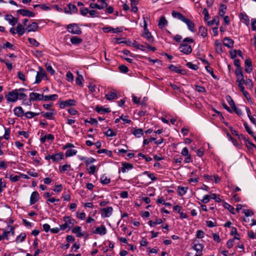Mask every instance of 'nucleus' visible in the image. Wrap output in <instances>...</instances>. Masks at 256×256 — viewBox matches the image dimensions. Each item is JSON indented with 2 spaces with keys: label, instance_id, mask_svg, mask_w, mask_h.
<instances>
[{
  "label": "nucleus",
  "instance_id": "nucleus-53",
  "mask_svg": "<svg viewBox=\"0 0 256 256\" xmlns=\"http://www.w3.org/2000/svg\"><path fill=\"white\" fill-rule=\"evenodd\" d=\"M97 152L98 154H106L107 156H112V152L110 150H108L106 149H100L98 150Z\"/></svg>",
  "mask_w": 256,
  "mask_h": 256
},
{
  "label": "nucleus",
  "instance_id": "nucleus-39",
  "mask_svg": "<svg viewBox=\"0 0 256 256\" xmlns=\"http://www.w3.org/2000/svg\"><path fill=\"white\" fill-rule=\"evenodd\" d=\"M168 24V22L166 20V19L165 17L164 16H161L160 19V20H159V22H158V26L160 28H164L165 26H166Z\"/></svg>",
  "mask_w": 256,
  "mask_h": 256
},
{
  "label": "nucleus",
  "instance_id": "nucleus-32",
  "mask_svg": "<svg viewBox=\"0 0 256 256\" xmlns=\"http://www.w3.org/2000/svg\"><path fill=\"white\" fill-rule=\"evenodd\" d=\"M95 110L98 113H108L110 112V110L109 108H104L102 106H97Z\"/></svg>",
  "mask_w": 256,
  "mask_h": 256
},
{
  "label": "nucleus",
  "instance_id": "nucleus-9",
  "mask_svg": "<svg viewBox=\"0 0 256 256\" xmlns=\"http://www.w3.org/2000/svg\"><path fill=\"white\" fill-rule=\"evenodd\" d=\"M235 74L236 78V82L238 84H244V79L242 70H236Z\"/></svg>",
  "mask_w": 256,
  "mask_h": 256
},
{
  "label": "nucleus",
  "instance_id": "nucleus-26",
  "mask_svg": "<svg viewBox=\"0 0 256 256\" xmlns=\"http://www.w3.org/2000/svg\"><path fill=\"white\" fill-rule=\"evenodd\" d=\"M168 68L172 71L175 72L178 74H184L186 73V70H180L178 68L172 64L168 66Z\"/></svg>",
  "mask_w": 256,
  "mask_h": 256
},
{
  "label": "nucleus",
  "instance_id": "nucleus-52",
  "mask_svg": "<svg viewBox=\"0 0 256 256\" xmlns=\"http://www.w3.org/2000/svg\"><path fill=\"white\" fill-rule=\"evenodd\" d=\"M215 46H216V51L218 52H222V44L218 40L216 41Z\"/></svg>",
  "mask_w": 256,
  "mask_h": 256
},
{
  "label": "nucleus",
  "instance_id": "nucleus-64",
  "mask_svg": "<svg viewBox=\"0 0 256 256\" xmlns=\"http://www.w3.org/2000/svg\"><path fill=\"white\" fill-rule=\"evenodd\" d=\"M244 84L248 86L250 88H252L253 87V83L251 79L248 78L246 80H244Z\"/></svg>",
  "mask_w": 256,
  "mask_h": 256
},
{
  "label": "nucleus",
  "instance_id": "nucleus-43",
  "mask_svg": "<svg viewBox=\"0 0 256 256\" xmlns=\"http://www.w3.org/2000/svg\"><path fill=\"white\" fill-rule=\"evenodd\" d=\"M100 181L102 184H107L110 182V180L108 178L106 175L104 174L100 177Z\"/></svg>",
  "mask_w": 256,
  "mask_h": 256
},
{
  "label": "nucleus",
  "instance_id": "nucleus-42",
  "mask_svg": "<svg viewBox=\"0 0 256 256\" xmlns=\"http://www.w3.org/2000/svg\"><path fill=\"white\" fill-rule=\"evenodd\" d=\"M223 206L225 208H226L231 214H235L234 208L231 205L229 204H228L226 202H224Z\"/></svg>",
  "mask_w": 256,
  "mask_h": 256
},
{
  "label": "nucleus",
  "instance_id": "nucleus-8",
  "mask_svg": "<svg viewBox=\"0 0 256 256\" xmlns=\"http://www.w3.org/2000/svg\"><path fill=\"white\" fill-rule=\"evenodd\" d=\"M76 101L74 99H70L65 101L60 102V107L61 108H64L66 106H74L76 105Z\"/></svg>",
  "mask_w": 256,
  "mask_h": 256
},
{
  "label": "nucleus",
  "instance_id": "nucleus-5",
  "mask_svg": "<svg viewBox=\"0 0 256 256\" xmlns=\"http://www.w3.org/2000/svg\"><path fill=\"white\" fill-rule=\"evenodd\" d=\"M192 248L196 251V254L194 256H202L204 248L202 244L199 243L193 244Z\"/></svg>",
  "mask_w": 256,
  "mask_h": 256
},
{
  "label": "nucleus",
  "instance_id": "nucleus-41",
  "mask_svg": "<svg viewBox=\"0 0 256 256\" xmlns=\"http://www.w3.org/2000/svg\"><path fill=\"white\" fill-rule=\"evenodd\" d=\"M226 10V6L221 4L218 11V14L221 16H224Z\"/></svg>",
  "mask_w": 256,
  "mask_h": 256
},
{
  "label": "nucleus",
  "instance_id": "nucleus-17",
  "mask_svg": "<svg viewBox=\"0 0 256 256\" xmlns=\"http://www.w3.org/2000/svg\"><path fill=\"white\" fill-rule=\"evenodd\" d=\"M245 72L247 73H250L252 70V62L250 58L246 59L244 62Z\"/></svg>",
  "mask_w": 256,
  "mask_h": 256
},
{
  "label": "nucleus",
  "instance_id": "nucleus-7",
  "mask_svg": "<svg viewBox=\"0 0 256 256\" xmlns=\"http://www.w3.org/2000/svg\"><path fill=\"white\" fill-rule=\"evenodd\" d=\"M100 211L102 212L101 214L102 218H108L112 214L113 208L112 206H109L106 208H101Z\"/></svg>",
  "mask_w": 256,
  "mask_h": 256
},
{
  "label": "nucleus",
  "instance_id": "nucleus-63",
  "mask_svg": "<svg viewBox=\"0 0 256 256\" xmlns=\"http://www.w3.org/2000/svg\"><path fill=\"white\" fill-rule=\"evenodd\" d=\"M18 78L22 81V82H24L26 81V77H25V76L24 74L22 72H21L20 71H19L18 72Z\"/></svg>",
  "mask_w": 256,
  "mask_h": 256
},
{
  "label": "nucleus",
  "instance_id": "nucleus-28",
  "mask_svg": "<svg viewBox=\"0 0 256 256\" xmlns=\"http://www.w3.org/2000/svg\"><path fill=\"white\" fill-rule=\"evenodd\" d=\"M80 158L81 160L84 162L87 168L90 164L93 163L96 161V160L93 158H86L84 157H81Z\"/></svg>",
  "mask_w": 256,
  "mask_h": 256
},
{
  "label": "nucleus",
  "instance_id": "nucleus-4",
  "mask_svg": "<svg viewBox=\"0 0 256 256\" xmlns=\"http://www.w3.org/2000/svg\"><path fill=\"white\" fill-rule=\"evenodd\" d=\"M39 71L37 72L36 76L35 84L40 83L42 80L46 77V74L44 70L41 67H39Z\"/></svg>",
  "mask_w": 256,
  "mask_h": 256
},
{
  "label": "nucleus",
  "instance_id": "nucleus-19",
  "mask_svg": "<svg viewBox=\"0 0 256 256\" xmlns=\"http://www.w3.org/2000/svg\"><path fill=\"white\" fill-rule=\"evenodd\" d=\"M142 36L146 38L149 42H154V38L151 33L149 30L144 31L142 33Z\"/></svg>",
  "mask_w": 256,
  "mask_h": 256
},
{
  "label": "nucleus",
  "instance_id": "nucleus-21",
  "mask_svg": "<svg viewBox=\"0 0 256 256\" xmlns=\"http://www.w3.org/2000/svg\"><path fill=\"white\" fill-rule=\"evenodd\" d=\"M94 233L104 235L106 233V229L104 226L102 225L100 227L96 228Z\"/></svg>",
  "mask_w": 256,
  "mask_h": 256
},
{
  "label": "nucleus",
  "instance_id": "nucleus-51",
  "mask_svg": "<svg viewBox=\"0 0 256 256\" xmlns=\"http://www.w3.org/2000/svg\"><path fill=\"white\" fill-rule=\"evenodd\" d=\"M226 100L228 101V104L230 106V107L232 108H235V103L234 101V100L232 99V98L230 96H226Z\"/></svg>",
  "mask_w": 256,
  "mask_h": 256
},
{
  "label": "nucleus",
  "instance_id": "nucleus-36",
  "mask_svg": "<svg viewBox=\"0 0 256 256\" xmlns=\"http://www.w3.org/2000/svg\"><path fill=\"white\" fill-rule=\"evenodd\" d=\"M122 172L124 173L126 172V170H130L133 168L132 164L126 162L122 163Z\"/></svg>",
  "mask_w": 256,
  "mask_h": 256
},
{
  "label": "nucleus",
  "instance_id": "nucleus-37",
  "mask_svg": "<svg viewBox=\"0 0 256 256\" xmlns=\"http://www.w3.org/2000/svg\"><path fill=\"white\" fill-rule=\"evenodd\" d=\"M40 114V112H25L24 116L26 118L30 119L34 118L36 116H38Z\"/></svg>",
  "mask_w": 256,
  "mask_h": 256
},
{
  "label": "nucleus",
  "instance_id": "nucleus-15",
  "mask_svg": "<svg viewBox=\"0 0 256 256\" xmlns=\"http://www.w3.org/2000/svg\"><path fill=\"white\" fill-rule=\"evenodd\" d=\"M181 154L183 156H186L184 160V162L186 163H188L190 162L191 160V156L190 154H189L188 148L186 147L184 148L182 150Z\"/></svg>",
  "mask_w": 256,
  "mask_h": 256
},
{
  "label": "nucleus",
  "instance_id": "nucleus-55",
  "mask_svg": "<svg viewBox=\"0 0 256 256\" xmlns=\"http://www.w3.org/2000/svg\"><path fill=\"white\" fill-rule=\"evenodd\" d=\"M105 135L107 136L112 137L116 136V132L113 131V130L111 128H108V130L104 132Z\"/></svg>",
  "mask_w": 256,
  "mask_h": 256
},
{
  "label": "nucleus",
  "instance_id": "nucleus-49",
  "mask_svg": "<svg viewBox=\"0 0 256 256\" xmlns=\"http://www.w3.org/2000/svg\"><path fill=\"white\" fill-rule=\"evenodd\" d=\"M0 62H2L4 63L6 65L8 69L9 70H11L12 69V64L11 62H8V61L4 59L0 58Z\"/></svg>",
  "mask_w": 256,
  "mask_h": 256
},
{
  "label": "nucleus",
  "instance_id": "nucleus-45",
  "mask_svg": "<svg viewBox=\"0 0 256 256\" xmlns=\"http://www.w3.org/2000/svg\"><path fill=\"white\" fill-rule=\"evenodd\" d=\"M77 152V150L74 149L68 150L65 154L66 157H70L74 155H76Z\"/></svg>",
  "mask_w": 256,
  "mask_h": 256
},
{
  "label": "nucleus",
  "instance_id": "nucleus-57",
  "mask_svg": "<svg viewBox=\"0 0 256 256\" xmlns=\"http://www.w3.org/2000/svg\"><path fill=\"white\" fill-rule=\"evenodd\" d=\"M195 90L198 92H206V90L204 87L196 85L195 86Z\"/></svg>",
  "mask_w": 256,
  "mask_h": 256
},
{
  "label": "nucleus",
  "instance_id": "nucleus-47",
  "mask_svg": "<svg viewBox=\"0 0 256 256\" xmlns=\"http://www.w3.org/2000/svg\"><path fill=\"white\" fill-rule=\"evenodd\" d=\"M205 68L206 69V71L211 74L214 79H218V77L214 74L212 68L210 67L209 66H205Z\"/></svg>",
  "mask_w": 256,
  "mask_h": 256
},
{
  "label": "nucleus",
  "instance_id": "nucleus-62",
  "mask_svg": "<svg viewBox=\"0 0 256 256\" xmlns=\"http://www.w3.org/2000/svg\"><path fill=\"white\" fill-rule=\"evenodd\" d=\"M20 176H13L11 174L10 176V179L12 182H16L20 180Z\"/></svg>",
  "mask_w": 256,
  "mask_h": 256
},
{
  "label": "nucleus",
  "instance_id": "nucleus-23",
  "mask_svg": "<svg viewBox=\"0 0 256 256\" xmlns=\"http://www.w3.org/2000/svg\"><path fill=\"white\" fill-rule=\"evenodd\" d=\"M224 44L228 48H230L233 46L234 42L232 39H230L226 37L225 38H224Z\"/></svg>",
  "mask_w": 256,
  "mask_h": 256
},
{
  "label": "nucleus",
  "instance_id": "nucleus-11",
  "mask_svg": "<svg viewBox=\"0 0 256 256\" xmlns=\"http://www.w3.org/2000/svg\"><path fill=\"white\" fill-rule=\"evenodd\" d=\"M40 198V195L38 192H33L30 197V205L34 204Z\"/></svg>",
  "mask_w": 256,
  "mask_h": 256
},
{
  "label": "nucleus",
  "instance_id": "nucleus-27",
  "mask_svg": "<svg viewBox=\"0 0 256 256\" xmlns=\"http://www.w3.org/2000/svg\"><path fill=\"white\" fill-rule=\"evenodd\" d=\"M72 232L74 234H76V236L78 238H80L84 236V234L81 232V227L76 226L74 227L72 230Z\"/></svg>",
  "mask_w": 256,
  "mask_h": 256
},
{
  "label": "nucleus",
  "instance_id": "nucleus-18",
  "mask_svg": "<svg viewBox=\"0 0 256 256\" xmlns=\"http://www.w3.org/2000/svg\"><path fill=\"white\" fill-rule=\"evenodd\" d=\"M38 28V23L36 22H32L30 24H28L26 28V30L28 32H36Z\"/></svg>",
  "mask_w": 256,
  "mask_h": 256
},
{
  "label": "nucleus",
  "instance_id": "nucleus-46",
  "mask_svg": "<svg viewBox=\"0 0 256 256\" xmlns=\"http://www.w3.org/2000/svg\"><path fill=\"white\" fill-rule=\"evenodd\" d=\"M83 76L82 75L78 74L76 80V84L82 87L83 86Z\"/></svg>",
  "mask_w": 256,
  "mask_h": 256
},
{
  "label": "nucleus",
  "instance_id": "nucleus-44",
  "mask_svg": "<svg viewBox=\"0 0 256 256\" xmlns=\"http://www.w3.org/2000/svg\"><path fill=\"white\" fill-rule=\"evenodd\" d=\"M18 90V98L20 100H23L26 96V95L23 93L26 90V89L24 88H20Z\"/></svg>",
  "mask_w": 256,
  "mask_h": 256
},
{
  "label": "nucleus",
  "instance_id": "nucleus-35",
  "mask_svg": "<svg viewBox=\"0 0 256 256\" xmlns=\"http://www.w3.org/2000/svg\"><path fill=\"white\" fill-rule=\"evenodd\" d=\"M132 134L136 137L140 138L144 134V132L142 128H134Z\"/></svg>",
  "mask_w": 256,
  "mask_h": 256
},
{
  "label": "nucleus",
  "instance_id": "nucleus-10",
  "mask_svg": "<svg viewBox=\"0 0 256 256\" xmlns=\"http://www.w3.org/2000/svg\"><path fill=\"white\" fill-rule=\"evenodd\" d=\"M17 12L24 16L34 17L35 16L34 12L24 9H20L17 10Z\"/></svg>",
  "mask_w": 256,
  "mask_h": 256
},
{
  "label": "nucleus",
  "instance_id": "nucleus-25",
  "mask_svg": "<svg viewBox=\"0 0 256 256\" xmlns=\"http://www.w3.org/2000/svg\"><path fill=\"white\" fill-rule=\"evenodd\" d=\"M172 15L174 18H177L180 20L184 22L186 17H185L182 14L176 11H172Z\"/></svg>",
  "mask_w": 256,
  "mask_h": 256
},
{
  "label": "nucleus",
  "instance_id": "nucleus-59",
  "mask_svg": "<svg viewBox=\"0 0 256 256\" xmlns=\"http://www.w3.org/2000/svg\"><path fill=\"white\" fill-rule=\"evenodd\" d=\"M186 66L190 69L194 70H197L198 69V66L197 65L193 64L191 62H188L186 64Z\"/></svg>",
  "mask_w": 256,
  "mask_h": 256
},
{
  "label": "nucleus",
  "instance_id": "nucleus-50",
  "mask_svg": "<svg viewBox=\"0 0 256 256\" xmlns=\"http://www.w3.org/2000/svg\"><path fill=\"white\" fill-rule=\"evenodd\" d=\"M215 24L216 26H218L219 24V18L218 16H215L212 20L209 21L208 22V26H212V24Z\"/></svg>",
  "mask_w": 256,
  "mask_h": 256
},
{
  "label": "nucleus",
  "instance_id": "nucleus-58",
  "mask_svg": "<svg viewBox=\"0 0 256 256\" xmlns=\"http://www.w3.org/2000/svg\"><path fill=\"white\" fill-rule=\"evenodd\" d=\"M118 68L121 72L124 73H126L128 72V68L125 65H120L118 66Z\"/></svg>",
  "mask_w": 256,
  "mask_h": 256
},
{
  "label": "nucleus",
  "instance_id": "nucleus-13",
  "mask_svg": "<svg viewBox=\"0 0 256 256\" xmlns=\"http://www.w3.org/2000/svg\"><path fill=\"white\" fill-rule=\"evenodd\" d=\"M183 22L187 25L188 28L190 31L192 32H195V24L190 19L186 18Z\"/></svg>",
  "mask_w": 256,
  "mask_h": 256
},
{
  "label": "nucleus",
  "instance_id": "nucleus-54",
  "mask_svg": "<svg viewBox=\"0 0 256 256\" xmlns=\"http://www.w3.org/2000/svg\"><path fill=\"white\" fill-rule=\"evenodd\" d=\"M132 44L134 48H136L137 49L140 50L142 51L146 50V48L142 44H138L136 41H134V42Z\"/></svg>",
  "mask_w": 256,
  "mask_h": 256
},
{
  "label": "nucleus",
  "instance_id": "nucleus-12",
  "mask_svg": "<svg viewBox=\"0 0 256 256\" xmlns=\"http://www.w3.org/2000/svg\"><path fill=\"white\" fill-rule=\"evenodd\" d=\"M30 100L32 101L43 100L44 99V95L42 94H41L34 92H31L30 94Z\"/></svg>",
  "mask_w": 256,
  "mask_h": 256
},
{
  "label": "nucleus",
  "instance_id": "nucleus-31",
  "mask_svg": "<svg viewBox=\"0 0 256 256\" xmlns=\"http://www.w3.org/2000/svg\"><path fill=\"white\" fill-rule=\"evenodd\" d=\"M58 98V95L56 94H54L50 96H44L43 100L48 101V100H55Z\"/></svg>",
  "mask_w": 256,
  "mask_h": 256
},
{
  "label": "nucleus",
  "instance_id": "nucleus-30",
  "mask_svg": "<svg viewBox=\"0 0 256 256\" xmlns=\"http://www.w3.org/2000/svg\"><path fill=\"white\" fill-rule=\"evenodd\" d=\"M198 32L203 38H206L208 36L207 28L203 26H200L199 28Z\"/></svg>",
  "mask_w": 256,
  "mask_h": 256
},
{
  "label": "nucleus",
  "instance_id": "nucleus-34",
  "mask_svg": "<svg viewBox=\"0 0 256 256\" xmlns=\"http://www.w3.org/2000/svg\"><path fill=\"white\" fill-rule=\"evenodd\" d=\"M70 41L73 44H78L82 42V40L78 37L74 36L70 38Z\"/></svg>",
  "mask_w": 256,
  "mask_h": 256
},
{
  "label": "nucleus",
  "instance_id": "nucleus-2",
  "mask_svg": "<svg viewBox=\"0 0 256 256\" xmlns=\"http://www.w3.org/2000/svg\"><path fill=\"white\" fill-rule=\"evenodd\" d=\"M5 98L8 102H16L18 99V90L15 89L8 92Z\"/></svg>",
  "mask_w": 256,
  "mask_h": 256
},
{
  "label": "nucleus",
  "instance_id": "nucleus-3",
  "mask_svg": "<svg viewBox=\"0 0 256 256\" xmlns=\"http://www.w3.org/2000/svg\"><path fill=\"white\" fill-rule=\"evenodd\" d=\"M67 30L68 32L74 34H81L82 33L81 28L77 24H70L68 25Z\"/></svg>",
  "mask_w": 256,
  "mask_h": 256
},
{
  "label": "nucleus",
  "instance_id": "nucleus-48",
  "mask_svg": "<svg viewBox=\"0 0 256 256\" xmlns=\"http://www.w3.org/2000/svg\"><path fill=\"white\" fill-rule=\"evenodd\" d=\"M162 222V220L160 218L156 219L154 222L150 220L149 222V224L150 226H155L156 224H160Z\"/></svg>",
  "mask_w": 256,
  "mask_h": 256
},
{
  "label": "nucleus",
  "instance_id": "nucleus-22",
  "mask_svg": "<svg viewBox=\"0 0 256 256\" xmlns=\"http://www.w3.org/2000/svg\"><path fill=\"white\" fill-rule=\"evenodd\" d=\"M64 154L62 152H60L52 155V160L54 162H58L63 158Z\"/></svg>",
  "mask_w": 256,
  "mask_h": 256
},
{
  "label": "nucleus",
  "instance_id": "nucleus-20",
  "mask_svg": "<svg viewBox=\"0 0 256 256\" xmlns=\"http://www.w3.org/2000/svg\"><path fill=\"white\" fill-rule=\"evenodd\" d=\"M14 114L18 117L22 118L24 116V112L21 106H17L14 110Z\"/></svg>",
  "mask_w": 256,
  "mask_h": 256
},
{
  "label": "nucleus",
  "instance_id": "nucleus-38",
  "mask_svg": "<svg viewBox=\"0 0 256 256\" xmlns=\"http://www.w3.org/2000/svg\"><path fill=\"white\" fill-rule=\"evenodd\" d=\"M187 190V187L178 186V193L180 196L184 195L186 192Z\"/></svg>",
  "mask_w": 256,
  "mask_h": 256
},
{
  "label": "nucleus",
  "instance_id": "nucleus-61",
  "mask_svg": "<svg viewBox=\"0 0 256 256\" xmlns=\"http://www.w3.org/2000/svg\"><path fill=\"white\" fill-rule=\"evenodd\" d=\"M243 212L244 214V215L247 217L252 216L254 214V212H252V211L248 209L244 210Z\"/></svg>",
  "mask_w": 256,
  "mask_h": 256
},
{
  "label": "nucleus",
  "instance_id": "nucleus-14",
  "mask_svg": "<svg viewBox=\"0 0 256 256\" xmlns=\"http://www.w3.org/2000/svg\"><path fill=\"white\" fill-rule=\"evenodd\" d=\"M44 118L48 120H53L54 118V116L56 114V111L54 109H51L50 112H42Z\"/></svg>",
  "mask_w": 256,
  "mask_h": 256
},
{
  "label": "nucleus",
  "instance_id": "nucleus-33",
  "mask_svg": "<svg viewBox=\"0 0 256 256\" xmlns=\"http://www.w3.org/2000/svg\"><path fill=\"white\" fill-rule=\"evenodd\" d=\"M25 30L22 24H18L16 26V32L20 36L23 35L24 33Z\"/></svg>",
  "mask_w": 256,
  "mask_h": 256
},
{
  "label": "nucleus",
  "instance_id": "nucleus-29",
  "mask_svg": "<svg viewBox=\"0 0 256 256\" xmlns=\"http://www.w3.org/2000/svg\"><path fill=\"white\" fill-rule=\"evenodd\" d=\"M26 236V234L25 232H22L19 236H17L15 242L16 243L22 242L25 240Z\"/></svg>",
  "mask_w": 256,
  "mask_h": 256
},
{
  "label": "nucleus",
  "instance_id": "nucleus-6",
  "mask_svg": "<svg viewBox=\"0 0 256 256\" xmlns=\"http://www.w3.org/2000/svg\"><path fill=\"white\" fill-rule=\"evenodd\" d=\"M178 49L180 52L186 54H189L192 52V48L191 46L184 44H180Z\"/></svg>",
  "mask_w": 256,
  "mask_h": 256
},
{
  "label": "nucleus",
  "instance_id": "nucleus-60",
  "mask_svg": "<svg viewBox=\"0 0 256 256\" xmlns=\"http://www.w3.org/2000/svg\"><path fill=\"white\" fill-rule=\"evenodd\" d=\"M68 9L70 12H76L78 10V8L75 5L70 4L68 5Z\"/></svg>",
  "mask_w": 256,
  "mask_h": 256
},
{
  "label": "nucleus",
  "instance_id": "nucleus-24",
  "mask_svg": "<svg viewBox=\"0 0 256 256\" xmlns=\"http://www.w3.org/2000/svg\"><path fill=\"white\" fill-rule=\"evenodd\" d=\"M106 98L110 101L118 98V95L115 92H110L106 94Z\"/></svg>",
  "mask_w": 256,
  "mask_h": 256
},
{
  "label": "nucleus",
  "instance_id": "nucleus-40",
  "mask_svg": "<svg viewBox=\"0 0 256 256\" xmlns=\"http://www.w3.org/2000/svg\"><path fill=\"white\" fill-rule=\"evenodd\" d=\"M71 166L70 165L65 164L62 166H59V170L61 172H64L66 171H68L70 170Z\"/></svg>",
  "mask_w": 256,
  "mask_h": 256
},
{
  "label": "nucleus",
  "instance_id": "nucleus-16",
  "mask_svg": "<svg viewBox=\"0 0 256 256\" xmlns=\"http://www.w3.org/2000/svg\"><path fill=\"white\" fill-rule=\"evenodd\" d=\"M4 18L12 26H14L18 22V19L14 18L11 14H6Z\"/></svg>",
  "mask_w": 256,
  "mask_h": 256
},
{
  "label": "nucleus",
  "instance_id": "nucleus-56",
  "mask_svg": "<svg viewBox=\"0 0 256 256\" xmlns=\"http://www.w3.org/2000/svg\"><path fill=\"white\" fill-rule=\"evenodd\" d=\"M28 42L32 45L34 46H40V43L36 41V40L33 38H28Z\"/></svg>",
  "mask_w": 256,
  "mask_h": 256
},
{
  "label": "nucleus",
  "instance_id": "nucleus-1",
  "mask_svg": "<svg viewBox=\"0 0 256 256\" xmlns=\"http://www.w3.org/2000/svg\"><path fill=\"white\" fill-rule=\"evenodd\" d=\"M64 223L60 225V229L62 230H65L67 228L70 230L76 223L75 220L71 218L70 216H64Z\"/></svg>",
  "mask_w": 256,
  "mask_h": 256
}]
</instances>
